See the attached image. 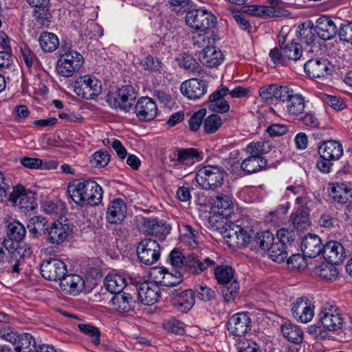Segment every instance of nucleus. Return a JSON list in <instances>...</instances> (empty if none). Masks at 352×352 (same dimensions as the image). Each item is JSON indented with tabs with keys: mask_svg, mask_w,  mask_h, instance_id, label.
Here are the masks:
<instances>
[{
	"mask_svg": "<svg viewBox=\"0 0 352 352\" xmlns=\"http://www.w3.org/2000/svg\"><path fill=\"white\" fill-rule=\"evenodd\" d=\"M282 50L287 57V59L292 60H298L302 56V50L301 45L296 42L289 43L282 47Z\"/></svg>",
	"mask_w": 352,
	"mask_h": 352,
	"instance_id": "nucleus-45",
	"label": "nucleus"
},
{
	"mask_svg": "<svg viewBox=\"0 0 352 352\" xmlns=\"http://www.w3.org/2000/svg\"><path fill=\"white\" fill-rule=\"evenodd\" d=\"M292 313L297 321L307 323L314 318V306L308 298L300 297L293 302Z\"/></svg>",
	"mask_w": 352,
	"mask_h": 352,
	"instance_id": "nucleus-14",
	"label": "nucleus"
},
{
	"mask_svg": "<svg viewBox=\"0 0 352 352\" xmlns=\"http://www.w3.org/2000/svg\"><path fill=\"white\" fill-rule=\"evenodd\" d=\"M294 228L299 230H307L310 225L308 214L301 210H296L291 215Z\"/></svg>",
	"mask_w": 352,
	"mask_h": 352,
	"instance_id": "nucleus-46",
	"label": "nucleus"
},
{
	"mask_svg": "<svg viewBox=\"0 0 352 352\" xmlns=\"http://www.w3.org/2000/svg\"><path fill=\"white\" fill-rule=\"evenodd\" d=\"M189 258L192 261L190 265L195 267V274H199L208 268H212L215 278L219 284H229L235 280L234 270L228 265H222V259L217 254H212L202 260L199 259L196 254H192Z\"/></svg>",
	"mask_w": 352,
	"mask_h": 352,
	"instance_id": "nucleus-2",
	"label": "nucleus"
},
{
	"mask_svg": "<svg viewBox=\"0 0 352 352\" xmlns=\"http://www.w3.org/2000/svg\"><path fill=\"white\" fill-rule=\"evenodd\" d=\"M295 92L288 86H279L276 84L275 99L286 102Z\"/></svg>",
	"mask_w": 352,
	"mask_h": 352,
	"instance_id": "nucleus-59",
	"label": "nucleus"
},
{
	"mask_svg": "<svg viewBox=\"0 0 352 352\" xmlns=\"http://www.w3.org/2000/svg\"><path fill=\"white\" fill-rule=\"evenodd\" d=\"M222 119L217 114H212L207 116L204 122L203 126L205 132L208 134L215 133L221 126Z\"/></svg>",
	"mask_w": 352,
	"mask_h": 352,
	"instance_id": "nucleus-47",
	"label": "nucleus"
},
{
	"mask_svg": "<svg viewBox=\"0 0 352 352\" xmlns=\"http://www.w3.org/2000/svg\"><path fill=\"white\" fill-rule=\"evenodd\" d=\"M224 170L218 166L208 165L200 168L195 179L199 186L205 190H214L219 187L223 181Z\"/></svg>",
	"mask_w": 352,
	"mask_h": 352,
	"instance_id": "nucleus-3",
	"label": "nucleus"
},
{
	"mask_svg": "<svg viewBox=\"0 0 352 352\" xmlns=\"http://www.w3.org/2000/svg\"><path fill=\"white\" fill-rule=\"evenodd\" d=\"M214 208H217V213L223 218L228 217L233 210L232 202L230 198L224 195L216 197Z\"/></svg>",
	"mask_w": 352,
	"mask_h": 352,
	"instance_id": "nucleus-40",
	"label": "nucleus"
},
{
	"mask_svg": "<svg viewBox=\"0 0 352 352\" xmlns=\"http://www.w3.org/2000/svg\"><path fill=\"white\" fill-rule=\"evenodd\" d=\"M214 40L208 35H199L196 38L194 45L198 48L202 49L201 51H206L214 47Z\"/></svg>",
	"mask_w": 352,
	"mask_h": 352,
	"instance_id": "nucleus-64",
	"label": "nucleus"
},
{
	"mask_svg": "<svg viewBox=\"0 0 352 352\" xmlns=\"http://www.w3.org/2000/svg\"><path fill=\"white\" fill-rule=\"evenodd\" d=\"M195 304V292L186 289L177 294L173 298L174 306L182 312H187Z\"/></svg>",
	"mask_w": 352,
	"mask_h": 352,
	"instance_id": "nucleus-30",
	"label": "nucleus"
},
{
	"mask_svg": "<svg viewBox=\"0 0 352 352\" xmlns=\"http://www.w3.org/2000/svg\"><path fill=\"white\" fill-rule=\"evenodd\" d=\"M276 237L281 245H291L295 239V233L292 229L282 228L277 230Z\"/></svg>",
	"mask_w": 352,
	"mask_h": 352,
	"instance_id": "nucleus-53",
	"label": "nucleus"
},
{
	"mask_svg": "<svg viewBox=\"0 0 352 352\" xmlns=\"http://www.w3.org/2000/svg\"><path fill=\"white\" fill-rule=\"evenodd\" d=\"M256 189L253 187L245 186L238 191L239 199L245 203H251L255 200Z\"/></svg>",
	"mask_w": 352,
	"mask_h": 352,
	"instance_id": "nucleus-63",
	"label": "nucleus"
},
{
	"mask_svg": "<svg viewBox=\"0 0 352 352\" xmlns=\"http://www.w3.org/2000/svg\"><path fill=\"white\" fill-rule=\"evenodd\" d=\"M42 276L49 280H62L67 272V266L59 259L43 261L40 265Z\"/></svg>",
	"mask_w": 352,
	"mask_h": 352,
	"instance_id": "nucleus-12",
	"label": "nucleus"
},
{
	"mask_svg": "<svg viewBox=\"0 0 352 352\" xmlns=\"http://www.w3.org/2000/svg\"><path fill=\"white\" fill-rule=\"evenodd\" d=\"M110 161V156L107 151H97L92 155L91 164L95 167H104Z\"/></svg>",
	"mask_w": 352,
	"mask_h": 352,
	"instance_id": "nucleus-58",
	"label": "nucleus"
},
{
	"mask_svg": "<svg viewBox=\"0 0 352 352\" xmlns=\"http://www.w3.org/2000/svg\"><path fill=\"white\" fill-rule=\"evenodd\" d=\"M267 162L264 158L249 156L241 164V168L248 174L256 173L265 167Z\"/></svg>",
	"mask_w": 352,
	"mask_h": 352,
	"instance_id": "nucleus-36",
	"label": "nucleus"
},
{
	"mask_svg": "<svg viewBox=\"0 0 352 352\" xmlns=\"http://www.w3.org/2000/svg\"><path fill=\"white\" fill-rule=\"evenodd\" d=\"M74 91L84 99L91 100L100 94L102 82L94 76L85 75L76 81Z\"/></svg>",
	"mask_w": 352,
	"mask_h": 352,
	"instance_id": "nucleus-6",
	"label": "nucleus"
},
{
	"mask_svg": "<svg viewBox=\"0 0 352 352\" xmlns=\"http://www.w3.org/2000/svg\"><path fill=\"white\" fill-rule=\"evenodd\" d=\"M270 257L274 261L281 263L287 257V252L285 251V246L283 245L274 244L270 248Z\"/></svg>",
	"mask_w": 352,
	"mask_h": 352,
	"instance_id": "nucleus-57",
	"label": "nucleus"
},
{
	"mask_svg": "<svg viewBox=\"0 0 352 352\" xmlns=\"http://www.w3.org/2000/svg\"><path fill=\"white\" fill-rule=\"evenodd\" d=\"M272 149V144L270 142H250L245 148L247 154L255 157L264 158L263 155L269 153Z\"/></svg>",
	"mask_w": 352,
	"mask_h": 352,
	"instance_id": "nucleus-41",
	"label": "nucleus"
},
{
	"mask_svg": "<svg viewBox=\"0 0 352 352\" xmlns=\"http://www.w3.org/2000/svg\"><path fill=\"white\" fill-rule=\"evenodd\" d=\"M16 352H36V342L30 333H23L14 345Z\"/></svg>",
	"mask_w": 352,
	"mask_h": 352,
	"instance_id": "nucleus-42",
	"label": "nucleus"
},
{
	"mask_svg": "<svg viewBox=\"0 0 352 352\" xmlns=\"http://www.w3.org/2000/svg\"><path fill=\"white\" fill-rule=\"evenodd\" d=\"M301 250L305 256L309 258L316 257L322 251L320 239L314 234L305 236L301 242Z\"/></svg>",
	"mask_w": 352,
	"mask_h": 352,
	"instance_id": "nucleus-23",
	"label": "nucleus"
},
{
	"mask_svg": "<svg viewBox=\"0 0 352 352\" xmlns=\"http://www.w3.org/2000/svg\"><path fill=\"white\" fill-rule=\"evenodd\" d=\"M137 254L142 264L151 265L160 258V246L156 241L145 239L139 243L137 247Z\"/></svg>",
	"mask_w": 352,
	"mask_h": 352,
	"instance_id": "nucleus-11",
	"label": "nucleus"
},
{
	"mask_svg": "<svg viewBox=\"0 0 352 352\" xmlns=\"http://www.w3.org/2000/svg\"><path fill=\"white\" fill-rule=\"evenodd\" d=\"M314 273L321 278L327 280H335L338 275V271L333 265L325 263L316 266L314 269Z\"/></svg>",
	"mask_w": 352,
	"mask_h": 352,
	"instance_id": "nucleus-44",
	"label": "nucleus"
},
{
	"mask_svg": "<svg viewBox=\"0 0 352 352\" xmlns=\"http://www.w3.org/2000/svg\"><path fill=\"white\" fill-rule=\"evenodd\" d=\"M252 12L256 15L268 16V17H280L285 14V10L280 6H252Z\"/></svg>",
	"mask_w": 352,
	"mask_h": 352,
	"instance_id": "nucleus-37",
	"label": "nucleus"
},
{
	"mask_svg": "<svg viewBox=\"0 0 352 352\" xmlns=\"http://www.w3.org/2000/svg\"><path fill=\"white\" fill-rule=\"evenodd\" d=\"M194 292L198 299L204 302H209L215 297L214 291L206 285H198Z\"/></svg>",
	"mask_w": 352,
	"mask_h": 352,
	"instance_id": "nucleus-52",
	"label": "nucleus"
},
{
	"mask_svg": "<svg viewBox=\"0 0 352 352\" xmlns=\"http://www.w3.org/2000/svg\"><path fill=\"white\" fill-rule=\"evenodd\" d=\"M305 104L304 97L299 94L295 93L285 102L284 109L285 113L291 117H297L305 110Z\"/></svg>",
	"mask_w": 352,
	"mask_h": 352,
	"instance_id": "nucleus-32",
	"label": "nucleus"
},
{
	"mask_svg": "<svg viewBox=\"0 0 352 352\" xmlns=\"http://www.w3.org/2000/svg\"><path fill=\"white\" fill-rule=\"evenodd\" d=\"M314 28L318 36L323 40L331 39L337 32V28L334 22L327 16L318 18Z\"/></svg>",
	"mask_w": 352,
	"mask_h": 352,
	"instance_id": "nucleus-24",
	"label": "nucleus"
},
{
	"mask_svg": "<svg viewBox=\"0 0 352 352\" xmlns=\"http://www.w3.org/2000/svg\"><path fill=\"white\" fill-rule=\"evenodd\" d=\"M126 205L122 199H114L110 201L106 213V219L110 223H119L126 214Z\"/></svg>",
	"mask_w": 352,
	"mask_h": 352,
	"instance_id": "nucleus-21",
	"label": "nucleus"
},
{
	"mask_svg": "<svg viewBox=\"0 0 352 352\" xmlns=\"http://www.w3.org/2000/svg\"><path fill=\"white\" fill-rule=\"evenodd\" d=\"M237 352H261L257 343L251 339L239 338L235 344Z\"/></svg>",
	"mask_w": 352,
	"mask_h": 352,
	"instance_id": "nucleus-49",
	"label": "nucleus"
},
{
	"mask_svg": "<svg viewBox=\"0 0 352 352\" xmlns=\"http://www.w3.org/2000/svg\"><path fill=\"white\" fill-rule=\"evenodd\" d=\"M192 254H194L193 253L189 254L188 257H186L185 256L183 255V254L180 251H179L176 249H174L170 253V264L173 266L177 267H179L184 265H186L195 273V267L190 265V264L192 263V261L189 258L190 256Z\"/></svg>",
	"mask_w": 352,
	"mask_h": 352,
	"instance_id": "nucleus-43",
	"label": "nucleus"
},
{
	"mask_svg": "<svg viewBox=\"0 0 352 352\" xmlns=\"http://www.w3.org/2000/svg\"><path fill=\"white\" fill-rule=\"evenodd\" d=\"M276 84L265 85L258 90L259 96L263 101L272 102L275 99Z\"/></svg>",
	"mask_w": 352,
	"mask_h": 352,
	"instance_id": "nucleus-60",
	"label": "nucleus"
},
{
	"mask_svg": "<svg viewBox=\"0 0 352 352\" xmlns=\"http://www.w3.org/2000/svg\"><path fill=\"white\" fill-rule=\"evenodd\" d=\"M331 196L340 204L352 203V185L348 183H337L331 188Z\"/></svg>",
	"mask_w": 352,
	"mask_h": 352,
	"instance_id": "nucleus-28",
	"label": "nucleus"
},
{
	"mask_svg": "<svg viewBox=\"0 0 352 352\" xmlns=\"http://www.w3.org/2000/svg\"><path fill=\"white\" fill-rule=\"evenodd\" d=\"M135 113L141 121H150L154 119L157 113L155 102L149 97H142L135 106Z\"/></svg>",
	"mask_w": 352,
	"mask_h": 352,
	"instance_id": "nucleus-16",
	"label": "nucleus"
},
{
	"mask_svg": "<svg viewBox=\"0 0 352 352\" xmlns=\"http://www.w3.org/2000/svg\"><path fill=\"white\" fill-rule=\"evenodd\" d=\"M38 42L41 49L47 52L55 51L59 46L58 36L52 32H43L41 34Z\"/></svg>",
	"mask_w": 352,
	"mask_h": 352,
	"instance_id": "nucleus-38",
	"label": "nucleus"
},
{
	"mask_svg": "<svg viewBox=\"0 0 352 352\" xmlns=\"http://www.w3.org/2000/svg\"><path fill=\"white\" fill-rule=\"evenodd\" d=\"M136 98V94L133 87L123 86L116 93L108 96V102L115 109H120L128 112L132 108L133 101Z\"/></svg>",
	"mask_w": 352,
	"mask_h": 352,
	"instance_id": "nucleus-8",
	"label": "nucleus"
},
{
	"mask_svg": "<svg viewBox=\"0 0 352 352\" xmlns=\"http://www.w3.org/2000/svg\"><path fill=\"white\" fill-rule=\"evenodd\" d=\"M199 237V231L194 229L189 225H184L182 227V234L180 236L181 241L190 247V248H195L197 247Z\"/></svg>",
	"mask_w": 352,
	"mask_h": 352,
	"instance_id": "nucleus-39",
	"label": "nucleus"
},
{
	"mask_svg": "<svg viewBox=\"0 0 352 352\" xmlns=\"http://www.w3.org/2000/svg\"><path fill=\"white\" fill-rule=\"evenodd\" d=\"M140 66L148 71H158L161 69V62L158 58L148 55L140 60Z\"/></svg>",
	"mask_w": 352,
	"mask_h": 352,
	"instance_id": "nucleus-51",
	"label": "nucleus"
},
{
	"mask_svg": "<svg viewBox=\"0 0 352 352\" xmlns=\"http://www.w3.org/2000/svg\"><path fill=\"white\" fill-rule=\"evenodd\" d=\"M110 303L113 308L120 314L128 313L135 307V300L133 296L125 292L116 294L112 297Z\"/></svg>",
	"mask_w": 352,
	"mask_h": 352,
	"instance_id": "nucleus-26",
	"label": "nucleus"
},
{
	"mask_svg": "<svg viewBox=\"0 0 352 352\" xmlns=\"http://www.w3.org/2000/svg\"><path fill=\"white\" fill-rule=\"evenodd\" d=\"M34 16L41 26H48L51 22V14L47 8L35 9Z\"/></svg>",
	"mask_w": 352,
	"mask_h": 352,
	"instance_id": "nucleus-56",
	"label": "nucleus"
},
{
	"mask_svg": "<svg viewBox=\"0 0 352 352\" xmlns=\"http://www.w3.org/2000/svg\"><path fill=\"white\" fill-rule=\"evenodd\" d=\"M252 319L248 312H238L230 317L227 322L229 334L241 338L252 328Z\"/></svg>",
	"mask_w": 352,
	"mask_h": 352,
	"instance_id": "nucleus-9",
	"label": "nucleus"
},
{
	"mask_svg": "<svg viewBox=\"0 0 352 352\" xmlns=\"http://www.w3.org/2000/svg\"><path fill=\"white\" fill-rule=\"evenodd\" d=\"M198 158L199 153L195 148H181L173 153L171 161L175 162V166L185 168L193 165Z\"/></svg>",
	"mask_w": 352,
	"mask_h": 352,
	"instance_id": "nucleus-22",
	"label": "nucleus"
},
{
	"mask_svg": "<svg viewBox=\"0 0 352 352\" xmlns=\"http://www.w3.org/2000/svg\"><path fill=\"white\" fill-rule=\"evenodd\" d=\"M319 318L322 327L332 332L340 330L344 322L342 310L333 304H324L320 311Z\"/></svg>",
	"mask_w": 352,
	"mask_h": 352,
	"instance_id": "nucleus-5",
	"label": "nucleus"
},
{
	"mask_svg": "<svg viewBox=\"0 0 352 352\" xmlns=\"http://www.w3.org/2000/svg\"><path fill=\"white\" fill-rule=\"evenodd\" d=\"M324 100L329 107L336 111H342L346 107L345 102L340 97L325 95Z\"/></svg>",
	"mask_w": 352,
	"mask_h": 352,
	"instance_id": "nucleus-62",
	"label": "nucleus"
},
{
	"mask_svg": "<svg viewBox=\"0 0 352 352\" xmlns=\"http://www.w3.org/2000/svg\"><path fill=\"white\" fill-rule=\"evenodd\" d=\"M8 200L15 206L22 209L24 212L34 210L37 206L34 195L21 185L13 187Z\"/></svg>",
	"mask_w": 352,
	"mask_h": 352,
	"instance_id": "nucleus-10",
	"label": "nucleus"
},
{
	"mask_svg": "<svg viewBox=\"0 0 352 352\" xmlns=\"http://www.w3.org/2000/svg\"><path fill=\"white\" fill-rule=\"evenodd\" d=\"M142 228L146 233L159 239H164L169 234L170 230V226L163 220L156 218L144 219Z\"/></svg>",
	"mask_w": 352,
	"mask_h": 352,
	"instance_id": "nucleus-19",
	"label": "nucleus"
},
{
	"mask_svg": "<svg viewBox=\"0 0 352 352\" xmlns=\"http://www.w3.org/2000/svg\"><path fill=\"white\" fill-rule=\"evenodd\" d=\"M305 73L311 78H320L328 74V61L325 59H309L304 65Z\"/></svg>",
	"mask_w": 352,
	"mask_h": 352,
	"instance_id": "nucleus-27",
	"label": "nucleus"
},
{
	"mask_svg": "<svg viewBox=\"0 0 352 352\" xmlns=\"http://www.w3.org/2000/svg\"><path fill=\"white\" fill-rule=\"evenodd\" d=\"M198 58L204 65L212 68L222 64L224 56L219 49L214 46L206 51H201L199 53Z\"/></svg>",
	"mask_w": 352,
	"mask_h": 352,
	"instance_id": "nucleus-25",
	"label": "nucleus"
},
{
	"mask_svg": "<svg viewBox=\"0 0 352 352\" xmlns=\"http://www.w3.org/2000/svg\"><path fill=\"white\" fill-rule=\"evenodd\" d=\"M221 293L226 302H231L237 296L239 285L236 280L229 284L223 285Z\"/></svg>",
	"mask_w": 352,
	"mask_h": 352,
	"instance_id": "nucleus-50",
	"label": "nucleus"
},
{
	"mask_svg": "<svg viewBox=\"0 0 352 352\" xmlns=\"http://www.w3.org/2000/svg\"><path fill=\"white\" fill-rule=\"evenodd\" d=\"M318 153L322 159L337 161L343 155V146L338 141L327 140L319 146Z\"/></svg>",
	"mask_w": 352,
	"mask_h": 352,
	"instance_id": "nucleus-20",
	"label": "nucleus"
},
{
	"mask_svg": "<svg viewBox=\"0 0 352 352\" xmlns=\"http://www.w3.org/2000/svg\"><path fill=\"white\" fill-rule=\"evenodd\" d=\"M182 281V276L180 272L175 271V273L166 272L160 279V284L170 287L179 284Z\"/></svg>",
	"mask_w": 352,
	"mask_h": 352,
	"instance_id": "nucleus-54",
	"label": "nucleus"
},
{
	"mask_svg": "<svg viewBox=\"0 0 352 352\" xmlns=\"http://www.w3.org/2000/svg\"><path fill=\"white\" fill-rule=\"evenodd\" d=\"M206 116V112L204 109L195 112L189 119L188 125L190 130L197 131L201 124L204 122V118Z\"/></svg>",
	"mask_w": 352,
	"mask_h": 352,
	"instance_id": "nucleus-61",
	"label": "nucleus"
},
{
	"mask_svg": "<svg viewBox=\"0 0 352 352\" xmlns=\"http://www.w3.org/2000/svg\"><path fill=\"white\" fill-rule=\"evenodd\" d=\"M160 294V289L155 283L144 282L139 285L138 297L145 305H152L156 302Z\"/></svg>",
	"mask_w": 352,
	"mask_h": 352,
	"instance_id": "nucleus-18",
	"label": "nucleus"
},
{
	"mask_svg": "<svg viewBox=\"0 0 352 352\" xmlns=\"http://www.w3.org/2000/svg\"><path fill=\"white\" fill-rule=\"evenodd\" d=\"M298 37L300 40L309 47L307 50L308 53H312L314 51V48H318L317 46H315L314 43L316 38L315 28L313 26L305 27L304 24H300L298 25Z\"/></svg>",
	"mask_w": 352,
	"mask_h": 352,
	"instance_id": "nucleus-34",
	"label": "nucleus"
},
{
	"mask_svg": "<svg viewBox=\"0 0 352 352\" xmlns=\"http://www.w3.org/2000/svg\"><path fill=\"white\" fill-rule=\"evenodd\" d=\"M72 232V226L67 219L55 221L50 226L47 241L52 245H60L68 239Z\"/></svg>",
	"mask_w": 352,
	"mask_h": 352,
	"instance_id": "nucleus-13",
	"label": "nucleus"
},
{
	"mask_svg": "<svg viewBox=\"0 0 352 352\" xmlns=\"http://www.w3.org/2000/svg\"><path fill=\"white\" fill-rule=\"evenodd\" d=\"M215 21L214 15L202 8L188 11L186 16V24L192 29L201 32L212 28Z\"/></svg>",
	"mask_w": 352,
	"mask_h": 352,
	"instance_id": "nucleus-7",
	"label": "nucleus"
},
{
	"mask_svg": "<svg viewBox=\"0 0 352 352\" xmlns=\"http://www.w3.org/2000/svg\"><path fill=\"white\" fill-rule=\"evenodd\" d=\"M324 259L332 265H338L345 258V250L343 245L338 241H331L322 247Z\"/></svg>",
	"mask_w": 352,
	"mask_h": 352,
	"instance_id": "nucleus-17",
	"label": "nucleus"
},
{
	"mask_svg": "<svg viewBox=\"0 0 352 352\" xmlns=\"http://www.w3.org/2000/svg\"><path fill=\"white\" fill-rule=\"evenodd\" d=\"M78 327L81 332L91 338L94 344H98L100 343V333L98 328L88 324H79Z\"/></svg>",
	"mask_w": 352,
	"mask_h": 352,
	"instance_id": "nucleus-55",
	"label": "nucleus"
},
{
	"mask_svg": "<svg viewBox=\"0 0 352 352\" xmlns=\"http://www.w3.org/2000/svg\"><path fill=\"white\" fill-rule=\"evenodd\" d=\"M83 56L78 52L69 49L63 53L57 61L58 73L64 77H71L77 73L83 64Z\"/></svg>",
	"mask_w": 352,
	"mask_h": 352,
	"instance_id": "nucleus-4",
	"label": "nucleus"
},
{
	"mask_svg": "<svg viewBox=\"0 0 352 352\" xmlns=\"http://www.w3.org/2000/svg\"><path fill=\"white\" fill-rule=\"evenodd\" d=\"M255 241L260 248L264 250H270L274 244V235L268 230L257 233Z\"/></svg>",
	"mask_w": 352,
	"mask_h": 352,
	"instance_id": "nucleus-48",
	"label": "nucleus"
},
{
	"mask_svg": "<svg viewBox=\"0 0 352 352\" xmlns=\"http://www.w3.org/2000/svg\"><path fill=\"white\" fill-rule=\"evenodd\" d=\"M183 95L191 100H197L204 96L207 91V84L198 78H190L183 82L180 86Z\"/></svg>",
	"mask_w": 352,
	"mask_h": 352,
	"instance_id": "nucleus-15",
	"label": "nucleus"
},
{
	"mask_svg": "<svg viewBox=\"0 0 352 352\" xmlns=\"http://www.w3.org/2000/svg\"><path fill=\"white\" fill-rule=\"evenodd\" d=\"M283 337L294 344H300L303 340V331L301 328L290 321L284 322L280 325Z\"/></svg>",
	"mask_w": 352,
	"mask_h": 352,
	"instance_id": "nucleus-31",
	"label": "nucleus"
},
{
	"mask_svg": "<svg viewBox=\"0 0 352 352\" xmlns=\"http://www.w3.org/2000/svg\"><path fill=\"white\" fill-rule=\"evenodd\" d=\"M60 285L65 292L75 296L83 289L85 282L80 276L69 274L62 278Z\"/></svg>",
	"mask_w": 352,
	"mask_h": 352,
	"instance_id": "nucleus-29",
	"label": "nucleus"
},
{
	"mask_svg": "<svg viewBox=\"0 0 352 352\" xmlns=\"http://www.w3.org/2000/svg\"><path fill=\"white\" fill-rule=\"evenodd\" d=\"M28 228L30 234L38 236L42 234H47L50 226L47 220L42 216H34L32 217L28 225Z\"/></svg>",
	"mask_w": 352,
	"mask_h": 352,
	"instance_id": "nucleus-35",
	"label": "nucleus"
},
{
	"mask_svg": "<svg viewBox=\"0 0 352 352\" xmlns=\"http://www.w3.org/2000/svg\"><path fill=\"white\" fill-rule=\"evenodd\" d=\"M104 285L112 294L122 293L126 285L124 276L120 274L109 273L104 279Z\"/></svg>",
	"mask_w": 352,
	"mask_h": 352,
	"instance_id": "nucleus-33",
	"label": "nucleus"
},
{
	"mask_svg": "<svg viewBox=\"0 0 352 352\" xmlns=\"http://www.w3.org/2000/svg\"><path fill=\"white\" fill-rule=\"evenodd\" d=\"M67 192L73 201L80 206H96L102 200V187L92 180L76 179L68 185Z\"/></svg>",
	"mask_w": 352,
	"mask_h": 352,
	"instance_id": "nucleus-1",
	"label": "nucleus"
}]
</instances>
